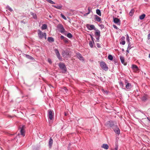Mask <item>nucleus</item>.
<instances>
[{"label": "nucleus", "mask_w": 150, "mask_h": 150, "mask_svg": "<svg viewBox=\"0 0 150 150\" xmlns=\"http://www.w3.org/2000/svg\"><path fill=\"white\" fill-rule=\"evenodd\" d=\"M99 26L101 28L103 29L104 28V26L103 24H100L99 25Z\"/></svg>", "instance_id": "obj_44"}, {"label": "nucleus", "mask_w": 150, "mask_h": 150, "mask_svg": "<svg viewBox=\"0 0 150 150\" xmlns=\"http://www.w3.org/2000/svg\"><path fill=\"white\" fill-rule=\"evenodd\" d=\"M47 28V25L46 24H44L42 25L41 28L42 30H43L46 29Z\"/></svg>", "instance_id": "obj_27"}, {"label": "nucleus", "mask_w": 150, "mask_h": 150, "mask_svg": "<svg viewBox=\"0 0 150 150\" xmlns=\"http://www.w3.org/2000/svg\"><path fill=\"white\" fill-rule=\"evenodd\" d=\"M145 16L146 15L145 14H142L139 16V19L141 20H142L144 18Z\"/></svg>", "instance_id": "obj_29"}, {"label": "nucleus", "mask_w": 150, "mask_h": 150, "mask_svg": "<svg viewBox=\"0 0 150 150\" xmlns=\"http://www.w3.org/2000/svg\"><path fill=\"white\" fill-rule=\"evenodd\" d=\"M122 51H124V50L123 49H122Z\"/></svg>", "instance_id": "obj_60"}, {"label": "nucleus", "mask_w": 150, "mask_h": 150, "mask_svg": "<svg viewBox=\"0 0 150 150\" xmlns=\"http://www.w3.org/2000/svg\"><path fill=\"white\" fill-rule=\"evenodd\" d=\"M24 125H22L21 127H20L21 129L20 130L21 134L22 135L23 137L25 135V131L24 129Z\"/></svg>", "instance_id": "obj_11"}, {"label": "nucleus", "mask_w": 150, "mask_h": 150, "mask_svg": "<svg viewBox=\"0 0 150 150\" xmlns=\"http://www.w3.org/2000/svg\"><path fill=\"white\" fill-rule=\"evenodd\" d=\"M95 20L99 22H100L101 19L100 17L96 15H95Z\"/></svg>", "instance_id": "obj_18"}, {"label": "nucleus", "mask_w": 150, "mask_h": 150, "mask_svg": "<svg viewBox=\"0 0 150 150\" xmlns=\"http://www.w3.org/2000/svg\"><path fill=\"white\" fill-rule=\"evenodd\" d=\"M113 27L115 29H118L117 26L115 25H113Z\"/></svg>", "instance_id": "obj_46"}, {"label": "nucleus", "mask_w": 150, "mask_h": 150, "mask_svg": "<svg viewBox=\"0 0 150 150\" xmlns=\"http://www.w3.org/2000/svg\"><path fill=\"white\" fill-rule=\"evenodd\" d=\"M88 12H89V13H90V11H91L90 10V7H88Z\"/></svg>", "instance_id": "obj_53"}, {"label": "nucleus", "mask_w": 150, "mask_h": 150, "mask_svg": "<svg viewBox=\"0 0 150 150\" xmlns=\"http://www.w3.org/2000/svg\"><path fill=\"white\" fill-rule=\"evenodd\" d=\"M108 58L110 60H112V56L111 55H109L108 57Z\"/></svg>", "instance_id": "obj_37"}, {"label": "nucleus", "mask_w": 150, "mask_h": 150, "mask_svg": "<svg viewBox=\"0 0 150 150\" xmlns=\"http://www.w3.org/2000/svg\"><path fill=\"white\" fill-rule=\"evenodd\" d=\"M129 50L128 49V48H127V50L126 51V52H127V53H129Z\"/></svg>", "instance_id": "obj_54"}, {"label": "nucleus", "mask_w": 150, "mask_h": 150, "mask_svg": "<svg viewBox=\"0 0 150 150\" xmlns=\"http://www.w3.org/2000/svg\"><path fill=\"white\" fill-rule=\"evenodd\" d=\"M89 14V12H88V13H85L84 14V15H85V16H87V15H88Z\"/></svg>", "instance_id": "obj_52"}, {"label": "nucleus", "mask_w": 150, "mask_h": 150, "mask_svg": "<svg viewBox=\"0 0 150 150\" xmlns=\"http://www.w3.org/2000/svg\"><path fill=\"white\" fill-rule=\"evenodd\" d=\"M54 51L57 58H58L59 60L60 61H62V57L60 56V53L58 50L57 49H54Z\"/></svg>", "instance_id": "obj_7"}, {"label": "nucleus", "mask_w": 150, "mask_h": 150, "mask_svg": "<svg viewBox=\"0 0 150 150\" xmlns=\"http://www.w3.org/2000/svg\"><path fill=\"white\" fill-rule=\"evenodd\" d=\"M134 12V9H132L131 10V11H130V12L129 13V15L131 16H132Z\"/></svg>", "instance_id": "obj_30"}, {"label": "nucleus", "mask_w": 150, "mask_h": 150, "mask_svg": "<svg viewBox=\"0 0 150 150\" xmlns=\"http://www.w3.org/2000/svg\"><path fill=\"white\" fill-rule=\"evenodd\" d=\"M91 36L92 41L93 42V43H94V38L91 35Z\"/></svg>", "instance_id": "obj_48"}, {"label": "nucleus", "mask_w": 150, "mask_h": 150, "mask_svg": "<svg viewBox=\"0 0 150 150\" xmlns=\"http://www.w3.org/2000/svg\"><path fill=\"white\" fill-rule=\"evenodd\" d=\"M125 38L124 36H122L121 38V41L120 42V44L122 45H124L125 43Z\"/></svg>", "instance_id": "obj_16"}, {"label": "nucleus", "mask_w": 150, "mask_h": 150, "mask_svg": "<svg viewBox=\"0 0 150 150\" xmlns=\"http://www.w3.org/2000/svg\"><path fill=\"white\" fill-rule=\"evenodd\" d=\"M86 27L87 29L89 30H95L96 29L94 25H93L88 24L86 25Z\"/></svg>", "instance_id": "obj_9"}, {"label": "nucleus", "mask_w": 150, "mask_h": 150, "mask_svg": "<svg viewBox=\"0 0 150 150\" xmlns=\"http://www.w3.org/2000/svg\"><path fill=\"white\" fill-rule=\"evenodd\" d=\"M89 44L90 46L92 48L93 47V44L92 42V41H90L89 42Z\"/></svg>", "instance_id": "obj_33"}, {"label": "nucleus", "mask_w": 150, "mask_h": 150, "mask_svg": "<svg viewBox=\"0 0 150 150\" xmlns=\"http://www.w3.org/2000/svg\"><path fill=\"white\" fill-rule=\"evenodd\" d=\"M119 83L120 87L122 88V89L125 90L126 88H124V85L123 83L121 81H119Z\"/></svg>", "instance_id": "obj_24"}, {"label": "nucleus", "mask_w": 150, "mask_h": 150, "mask_svg": "<svg viewBox=\"0 0 150 150\" xmlns=\"http://www.w3.org/2000/svg\"><path fill=\"white\" fill-rule=\"evenodd\" d=\"M96 31L95 35L96 37H100V32L98 29H96Z\"/></svg>", "instance_id": "obj_17"}, {"label": "nucleus", "mask_w": 150, "mask_h": 150, "mask_svg": "<svg viewBox=\"0 0 150 150\" xmlns=\"http://www.w3.org/2000/svg\"><path fill=\"white\" fill-rule=\"evenodd\" d=\"M46 0L49 3L51 4H55V3L54 1H52L51 0Z\"/></svg>", "instance_id": "obj_36"}, {"label": "nucleus", "mask_w": 150, "mask_h": 150, "mask_svg": "<svg viewBox=\"0 0 150 150\" xmlns=\"http://www.w3.org/2000/svg\"><path fill=\"white\" fill-rule=\"evenodd\" d=\"M38 35L39 38L40 39H42L44 37L45 39H46V33H43L40 29L38 30Z\"/></svg>", "instance_id": "obj_1"}, {"label": "nucleus", "mask_w": 150, "mask_h": 150, "mask_svg": "<svg viewBox=\"0 0 150 150\" xmlns=\"http://www.w3.org/2000/svg\"><path fill=\"white\" fill-rule=\"evenodd\" d=\"M50 88H51V87H52V88H53V86H52V85H50Z\"/></svg>", "instance_id": "obj_56"}, {"label": "nucleus", "mask_w": 150, "mask_h": 150, "mask_svg": "<svg viewBox=\"0 0 150 150\" xmlns=\"http://www.w3.org/2000/svg\"><path fill=\"white\" fill-rule=\"evenodd\" d=\"M33 17L35 19L37 18V16L35 14L33 13Z\"/></svg>", "instance_id": "obj_47"}, {"label": "nucleus", "mask_w": 150, "mask_h": 150, "mask_svg": "<svg viewBox=\"0 0 150 150\" xmlns=\"http://www.w3.org/2000/svg\"><path fill=\"white\" fill-rule=\"evenodd\" d=\"M25 57L27 59H29L32 60H35V59L34 58L28 54H25Z\"/></svg>", "instance_id": "obj_19"}, {"label": "nucleus", "mask_w": 150, "mask_h": 150, "mask_svg": "<svg viewBox=\"0 0 150 150\" xmlns=\"http://www.w3.org/2000/svg\"><path fill=\"white\" fill-rule=\"evenodd\" d=\"M132 68L134 72H137L139 70V68L136 65L132 64Z\"/></svg>", "instance_id": "obj_14"}, {"label": "nucleus", "mask_w": 150, "mask_h": 150, "mask_svg": "<svg viewBox=\"0 0 150 150\" xmlns=\"http://www.w3.org/2000/svg\"><path fill=\"white\" fill-rule=\"evenodd\" d=\"M64 34L65 35H67V36L69 38H71L73 37L72 35L70 33H69L67 34L65 33H64Z\"/></svg>", "instance_id": "obj_26"}, {"label": "nucleus", "mask_w": 150, "mask_h": 150, "mask_svg": "<svg viewBox=\"0 0 150 150\" xmlns=\"http://www.w3.org/2000/svg\"><path fill=\"white\" fill-rule=\"evenodd\" d=\"M53 112V111L51 110H48V117L50 120H52L54 118Z\"/></svg>", "instance_id": "obj_6"}, {"label": "nucleus", "mask_w": 150, "mask_h": 150, "mask_svg": "<svg viewBox=\"0 0 150 150\" xmlns=\"http://www.w3.org/2000/svg\"><path fill=\"white\" fill-rule=\"evenodd\" d=\"M136 111H137V112H139H139H141L142 113H143V114H144V111H142V110H137Z\"/></svg>", "instance_id": "obj_45"}, {"label": "nucleus", "mask_w": 150, "mask_h": 150, "mask_svg": "<svg viewBox=\"0 0 150 150\" xmlns=\"http://www.w3.org/2000/svg\"><path fill=\"white\" fill-rule=\"evenodd\" d=\"M21 23H23L24 24H25V22H24L23 21H21Z\"/></svg>", "instance_id": "obj_55"}, {"label": "nucleus", "mask_w": 150, "mask_h": 150, "mask_svg": "<svg viewBox=\"0 0 150 150\" xmlns=\"http://www.w3.org/2000/svg\"><path fill=\"white\" fill-rule=\"evenodd\" d=\"M97 46L98 48L100 47V45L99 43H97Z\"/></svg>", "instance_id": "obj_49"}, {"label": "nucleus", "mask_w": 150, "mask_h": 150, "mask_svg": "<svg viewBox=\"0 0 150 150\" xmlns=\"http://www.w3.org/2000/svg\"><path fill=\"white\" fill-rule=\"evenodd\" d=\"M132 45L131 44V43H129L128 44V49H129V50H130L131 49L132 47H133V46H132Z\"/></svg>", "instance_id": "obj_34"}, {"label": "nucleus", "mask_w": 150, "mask_h": 150, "mask_svg": "<svg viewBox=\"0 0 150 150\" xmlns=\"http://www.w3.org/2000/svg\"><path fill=\"white\" fill-rule=\"evenodd\" d=\"M115 149L114 150H117L118 149V143L117 142H115Z\"/></svg>", "instance_id": "obj_38"}, {"label": "nucleus", "mask_w": 150, "mask_h": 150, "mask_svg": "<svg viewBox=\"0 0 150 150\" xmlns=\"http://www.w3.org/2000/svg\"><path fill=\"white\" fill-rule=\"evenodd\" d=\"M6 7H7V9L10 11L12 12V11H13V10L9 6H7Z\"/></svg>", "instance_id": "obj_35"}, {"label": "nucleus", "mask_w": 150, "mask_h": 150, "mask_svg": "<svg viewBox=\"0 0 150 150\" xmlns=\"http://www.w3.org/2000/svg\"><path fill=\"white\" fill-rule=\"evenodd\" d=\"M61 16L65 20H67V18L66 17L64 16L63 14H62L61 13Z\"/></svg>", "instance_id": "obj_39"}, {"label": "nucleus", "mask_w": 150, "mask_h": 150, "mask_svg": "<svg viewBox=\"0 0 150 150\" xmlns=\"http://www.w3.org/2000/svg\"><path fill=\"white\" fill-rule=\"evenodd\" d=\"M127 80H125V83H127L125 86L126 88L128 90L130 89L132 87L130 83H127Z\"/></svg>", "instance_id": "obj_12"}, {"label": "nucleus", "mask_w": 150, "mask_h": 150, "mask_svg": "<svg viewBox=\"0 0 150 150\" xmlns=\"http://www.w3.org/2000/svg\"><path fill=\"white\" fill-rule=\"evenodd\" d=\"M76 54L77 57L79 60L81 61H84V59L80 53L78 52H76Z\"/></svg>", "instance_id": "obj_10"}, {"label": "nucleus", "mask_w": 150, "mask_h": 150, "mask_svg": "<svg viewBox=\"0 0 150 150\" xmlns=\"http://www.w3.org/2000/svg\"><path fill=\"white\" fill-rule=\"evenodd\" d=\"M16 137H16H16H15V138H14V139H15V138H16Z\"/></svg>", "instance_id": "obj_62"}, {"label": "nucleus", "mask_w": 150, "mask_h": 150, "mask_svg": "<svg viewBox=\"0 0 150 150\" xmlns=\"http://www.w3.org/2000/svg\"><path fill=\"white\" fill-rule=\"evenodd\" d=\"M105 125L108 127H112V121H108L105 123Z\"/></svg>", "instance_id": "obj_15"}, {"label": "nucleus", "mask_w": 150, "mask_h": 150, "mask_svg": "<svg viewBox=\"0 0 150 150\" xmlns=\"http://www.w3.org/2000/svg\"><path fill=\"white\" fill-rule=\"evenodd\" d=\"M149 58H150V53L149 54Z\"/></svg>", "instance_id": "obj_59"}, {"label": "nucleus", "mask_w": 150, "mask_h": 150, "mask_svg": "<svg viewBox=\"0 0 150 150\" xmlns=\"http://www.w3.org/2000/svg\"><path fill=\"white\" fill-rule=\"evenodd\" d=\"M126 41L127 42L128 44L130 43L129 41V37L128 34H127Z\"/></svg>", "instance_id": "obj_31"}, {"label": "nucleus", "mask_w": 150, "mask_h": 150, "mask_svg": "<svg viewBox=\"0 0 150 150\" xmlns=\"http://www.w3.org/2000/svg\"><path fill=\"white\" fill-rule=\"evenodd\" d=\"M57 28L61 33H64L65 31L63 25L61 24H58L57 26Z\"/></svg>", "instance_id": "obj_5"}, {"label": "nucleus", "mask_w": 150, "mask_h": 150, "mask_svg": "<svg viewBox=\"0 0 150 150\" xmlns=\"http://www.w3.org/2000/svg\"><path fill=\"white\" fill-rule=\"evenodd\" d=\"M65 38V37H64L62 35L60 36V38L62 40H64Z\"/></svg>", "instance_id": "obj_43"}, {"label": "nucleus", "mask_w": 150, "mask_h": 150, "mask_svg": "<svg viewBox=\"0 0 150 150\" xmlns=\"http://www.w3.org/2000/svg\"><path fill=\"white\" fill-rule=\"evenodd\" d=\"M65 116H67V114L65 112L64 113Z\"/></svg>", "instance_id": "obj_57"}, {"label": "nucleus", "mask_w": 150, "mask_h": 150, "mask_svg": "<svg viewBox=\"0 0 150 150\" xmlns=\"http://www.w3.org/2000/svg\"><path fill=\"white\" fill-rule=\"evenodd\" d=\"M52 6L54 8H56L58 9H61L62 7V5H52Z\"/></svg>", "instance_id": "obj_25"}, {"label": "nucleus", "mask_w": 150, "mask_h": 150, "mask_svg": "<svg viewBox=\"0 0 150 150\" xmlns=\"http://www.w3.org/2000/svg\"><path fill=\"white\" fill-rule=\"evenodd\" d=\"M100 66L101 68L105 71L108 69V67L106 64L103 61H101L100 63Z\"/></svg>", "instance_id": "obj_4"}, {"label": "nucleus", "mask_w": 150, "mask_h": 150, "mask_svg": "<svg viewBox=\"0 0 150 150\" xmlns=\"http://www.w3.org/2000/svg\"><path fill=\"white\" fill-rule=\"evenodd\" d=\"M63 40L65 43H67L68 42V39L66 38Z\"/></svg>", "instance_id": "obj_40"}, {"label": "nucleus", "mask_w": 150, "mask_h": 150, "mask_svg": "<svg viewBox=\"0 0 150 150\" xmlns=\"http://www.w3.org/2000/svg\"><path fill=\"white\" fill-rule=\"evenodd\" d=\"M113 22L117 25L120 26L121 23L119 19L113 17Z\"/></svg>", "instance_id": "obj_8"}, {"label": "nucleus", "mask_w": 150, "mask_h": 150, "mask_svg": "<svg viewBox=\"0 0 150 150\" xmlns=\"http://www.w3.org/2000/svg\"><path fill=\"white\" fill-rule=\"evenodd\" d=\"M113 131H114L116 135L117 138V136H118L120 134V130L117 125H114L113 124Z\"/></svg>", "instance_id": "obj_3"}, {"label": "nucleus", "mask_w": 150, "mask_h": 150, "mask_svg": "<svg viewBox=\"0 0 150 150\" xmlns=\"http://www.w3.org/2000/svg\"><path fill=\"white\" fill-rule=\"evenodd\" d=\"M49 17H50V18H52V17H51V16L50 15V16H49Z\"/></svg>", "instance_id": "obj_58"}, {"label": "nucleus", "mask_w": 150, "mask_h": 150, "mask_svg": "<svg viewBox=\"0 0 150 150\" xmlns=\"http://www.w3.org/2000/svg\"><path fill=\"white\" fill-rule=\"evenodd\" d=\"M69 52L66 50H63L62 52V55L64 57H66L69 55Z\"/></svg>", "instance_id": "obj_13"}, {"label": "nucleus", "mask_w": 150, "mask_h": 150, "mask_svg": "<svg viewBox=\"0 0 150 150\" xmlns=\"http://www.w3.org/2000/svg\"><path fill=\"white\" fill-rule=\"evenodd\" d=\"M47 40L50 42H51L54 41V39L52 37H48L47 38Z\"/></svg>", "instance_id": "obj_22"}, {"label": "nucleus", "mask_w": 150, "mask_h": 150, "mask_svg": "<svg viewBox=\"0 0 150 150\" xmlns=\"http://www.w3.org/2000/svg\"><path fill=\"white\" fill-rule=\"evenodd\" d=\"M53 140L51 138H50L49 139V147L50 148H51L53 144Z\"/></svg>", "instance_id": "obj_21"}, {"label": "nucleus", "mask_w": 150, "mask_h": 150, "mask_svg": "<svg viewBox=\"0 0 150 150\" xmlns=\"http://www.w3.org/2000/svg\"><path fill=\"white\" fill-rule=\"evenodd\" d=\"M141 99L142 101H145L147 100V98L146 96H144L142 97Z\"/></svg>", "instance_id": "obj_32"}, {"label": "nucleus", "mask_w": 150, "mask_h": 150, "mask_svg": "<svg viewBox=\"0 0 150 150\" xmlns=\"http://www.w3.org/2000/svg\"><path fill=\"white\" fill-rule=\"evenodd\" d=\"M96 13L100 16H101V13L100 10L99 9H97L96 10Z\"/></svg>", "instance_id": "obj_28"}, {"label": "nucleus", "mask_w": 150, "mask_h": 150, "mask_svg": "<svg viewBox=\"0 0 150 150\" xmlns=\"http://www.w3.org/2000/svg\"><path fill=\"white\" fill-rule=\"evenodd\" d=\"M100 37H96V41L97 42H98L99 41V39Z\"/></svg>", "instance_id": "obj_41"}, {"label": "nucleus", "mask_w": 150, "mask_h": 150, "mask_svg": "<svg viewBox=\"0 0 150 150\" xmlns=\"http://www.w3.org/2000/svg\"><path fill=\"white\" fill-rule=\"evenodd\" d=\"M147 39L148 40L150 39V33L148 35Z\"/></svg>", "instance_id": "obj_50"}, {"label": "nucleus", "mask_w": 150, "mask_h": 150, "mask_svg": "<svg viewBox=\"0 0 150 150\" xmlns=\"http://www.w3.org/2000/svg\"><path fill=\"white\" fill-rule=\"evenodd\" d=\"M48 62L50 64H51L52 63V60H51V59H50V58L48 59Z\"/></svg>", "instance_id": "obj_42"}, {"label": "nucleus", "mask_w": 150, "mask_h": 150, "mask_svg": "<svg viewBox=\"0 0 150 150\" xmlns=\"http://www.w3.org/2000/svg\"><path fill=\"white\" fill-rule=\"evenodd\" d=\"M120 57L121 63L122 64H123L124 65H126V64L125 63H124L125 59L124 58V57L122 56H120Z\"/></svg>", "instance_id": "obj_20"}, {"label": "nucleus", "mask_w": 150, "mask_h": 150, "mask_svg": "<svg viewBox=\"0 0 150 150\" xmlns=\"http://www.w3.org/2000/svg\"><path fill=\"white\" fill-rule=\"evenodd\" d=\"M103 91H104V93L105 94H107L108 93V91H105L104 90H103Z\"/></svg>", "instance_id": "obj_51"}, {"label": "nucleus", "mask_w": 150, "mask_h": 150, "mask_svg": "<svg viewBox=\"0 0 150 150\" xmlns=\"http://www.w3.org/2000/svg\"><path fill=\"white\" fill-rule=\"evenodd\" d=\"M144 1H145L147 2V1L148 0H144Z\"/></svg>", "instance_id": "obj_61"}, {"label": "nucleus", "mask_w": 150, "mask_h": 150, "mask_svg": "<svg viewBox=\"0 0 150 150\" xmlns=\"http://www.w3.org/2000/svg\"><path fill=\"white\" fill-rule=\"evenodd\" d=\"M58 66L63 73H65L67 71V68L64 63L60 62L58 64Z\"/></svg>", "instance_id": "obj_2"}, {"label": "nucleus", "mask_w": 150, "mask_h": 150, "mask_svg": "<svg viewBox=\"0 0 150 150\" xmlns=\"http://www.w3.org/2000/svg\"><path fill=\"white\" fill-rule=\"evenodd\" d=\"M102 147L105 149H108L109 148L108 145L107 144H103L102 146Z\"/></svg>", "instance_id": "obj_23"}]
</instances>
